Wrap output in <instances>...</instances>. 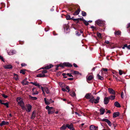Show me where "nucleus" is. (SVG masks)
Returning <instances> with one entry per match:
<instances>
[{"label":"nucleus","instance_id":"1","mask_svg":"<svg viewBox=\"0 0 130 130\" xmlns=\"http://www.w3.org/2000/svg\"><path fill=\"white\" fill-rule=\"evenodd\" d=\"M17 101L18 103V104L20 105L23 110L26 109V107L24 106V103L22 98L20 97H18L17 99Z\"/></svg>","mask_w":130,"mask_h":130},{"label":"nucleus","instance_id":"2","mask_svg":"<svg viewBox=\"0 0 130 130\" xmlns=\"http://www.w3.org/2000/svg\"><path fill=\"white\" fill-rule=\"evenodd\" d=\"M46 108L49 114H52L54 112V108L53 107H50L49 106H47L46 107Z\"/></svg>","mask_w":130,"mask_h":130},{"label":"nucleus","instance_id":"3","mask_svg":"<svg viewBox=\"0 0 130 130\" xmlns=\"http://www.w3.org/2000/svg\"><path fill=\"white\" fill-rule=\"evenodd\" d=\"M96 24L100 26H101L103 25L104 24V22L100 19L98 20L95 21Z\"/></svg>","mask_w":130,"mask_h":130},{"label":"nucleus","instance_id":"4","mask_svg":"<svg viewBox=\"0 0 130 130\" xmlns=\"http://www.w3.org/2000/svg\"><path fill=\"white\" fill-rule=\"evenodd\" d=\"M41 89L42 90L43 93L44 94V91L46 92V93L48 94L50 93L49 91L48 88L46 87L43 88L42 87H41Z\"/></svg>","mask_w":130,"mask_h":130},{"label":"nucleus","instance_id":"5","mask_svg":"<svg viewBox=\"0 0 130 130\" xmlns=\"http://www.w3.org/2000/svg\"><path fill=\"white\" fill-rule=\"evenodd\" d=\"M108 90L109 92V93L110 94L113 95H115V92L113 89L111 88H109Z\"/></svg>","mask_w":130,"mask_h":130},{"label":"nucleus","instance_id":"6","mask_svg":"<svg viewBox=\"0 0 130 130\" xmlns=\"http://www.w3.org/2000/svg\"><path fill=\"white\" fill-rule=\"evenodd\" d=\"M31 106L29 104H28L27 105L26 107L27 108H26V111L28 112H30L31 109Z\"/></svg>","mask_w":130,"mask_h":130},{"label":"nucleus","instance_id":"7","mask_svg":"<svg viewBox=\"0 0 130 130\" xmlns=\"http://www.w3.org/2000/svg\"><path fill=\"white\" fill-rule=\"evenodd\" d=\"M102 121L106 122L107 123L109 126H111L112 124L107 119H103L102 120Z\"/></svg>","mask_w":130,"mask_h":130},{"label":"nucleus","instance_id":"8","mask_svg":"<svg viewBox=\"0 0 130 130\" xmlns=\"http://www.w3.org/2000/svg\"><path fill=\"white\" fill-rule=\"evenodd\" d=\"M53 66L52 64H50V65L44 67L42 68L41 69H48L52 68Z\"/></svg>","mask_w":130,"mask_h":130},{"label":"nucleus","instance_id":"9","mask_svg":"<svg viewBox=\"0 0 130 130\" xmlns=\"http://www.w3.org/2000/svg\"><path fill=\"white\" fill-rule=\"evenodd\" d=\"M109 100L108 97H105L104 99V103L105 104H107L109 102Z\"/></svg>","mask_w":130,"mask_h":130},{"label":"nucleus","instance_id":"10","mask_svg":"<svg viewBox=\"0 0 130 130\" xmlns=\"http://www.w3.org/2000/svg\"><path fill=\"white\" fill-rule=\"evenodd\" d=\"M4 67L5 69H11L12 68V66L10 64L6 65L3 66Z\"/></svg>","mask_w":130,"mask_h":130},{"label":"nucleus","instance_id":"11","mask_svg":"<svg viewBox=\"0 0 130 130\" xmlns=\"http://www.w3.org/2000/svg\"><path fill=\"white\" fill-rule=\"evenodd\" d=\"M93 78V77L92 75H90L89 76H87L86 77L87 81L88 82V81H90L92 80Z\"/></svg>","mask_w":130,"mask_h":130},{"label":"nucleus","instance_id":"12","mask_svg":"<svg viewBox=\"0 0 130 130\" xmlns=\"http://www.w3.org/2000/svg\"><path fill=\"white\" fill-rule=\"evenodd\" d=\"M91 93H87L85 97L87 99H90L92 96Z\"/></svg>","mask_w":130,"mask_h":130},{"label":"nucleus","instance_id":"13","mask_svg":"<svg viewBox=\"0 0 130 130\" xmlns=\"http://www.w3.org/2000/svg\"><path fill=\"white\" fill-rule=\"evenodd\" d=\"M63 65L64 66L71 67L72 66V65L69 63L64 62L63 63Z\"/></svg>","mask_w":130,"mask_h":130},{"label":"nucleus","instance_id":"14","mask_svg":"<svg viewBox=\"0 0 130 130\" xmlns=\"http://www.w3.org/2000/svg\"><path fill=\"white\" fill-rule=\"evenodd\" d=\"M21 83L23 85H26L28 84L29 82L26 80V79H25L23 80Z\"/></svg>","mask_w":130,"mask_h":130},{"label":"nucleus","instance_id":"15","mask_svg":"<svg viewBox=\"0 0 130 130\" xmlns=\"http://www.w3.org/2000/svg\"><path fill=\"white\" fill-rule=\"evenodd\" d=\"M30 83L31 84H32L35 85L36 86H37L40 89H41V87H40V85H39V83H33L32 82H31Z\"/></svg>","mask_w":130,"mask_h":130},{"label":"nucleus","instance_id":"16","mask_svg":"<svg viewBox=\"0 0 130 130\" xmlns=\"http://www.w3.org/2000/svg\"><path fill=\"white\" fill-rule=\"evenodd\" d=\"M98 127H96L93 125H91L90 126V130H96Z\"/></svg>","mask_w":130,"mask_h":130},{"label":"nucleus","instance_id":"17","mask_svg":"<svg viewBox=\"0 0 130 130\" xmlns=\"http://www.w3.org/2000/svg\"><path fill=\"white\" fill-rule=\"evenodd\" d=\"M67 127H68L69 129H71V128L73 127V124L72 123H71L70 124H66Z\"/></svg>","mask_w":130,"mask_h":130},{"label":"nucleus","instance_id":"18","mask_svg":"<svg viewBox=\"0 0 130 130\" xmlns=\"http://www.w3.org/2000/svg\"><path fill=\"white\" fill-rule=\"evenodd\" d=\"M119 113L118 112H114L113 115V118H116L119 116Z\"/></svg>","mask_w":130,"mask_h":130},{"label":"nucleus","instance_id":"19","mask_svg":"<svg viewBox=\"0 0 130 130\" xmlns=\"http://www.w3.org/2000/svg\"><path fill=\"white\" fill-rule=\"evenodd\" d=\"M116 96L115 95H111L109 96L108 98H109V100L110 99L112 100H114Z\"/></svg>","mask_w":130,"mask_h":130},{"label":"nucleus","instance_id":"20","mask_svg":"<svg viewBox=\"0 0 130 130\" xmlns=\"http://www.w3.org/2000/svg\"><path fill=\"white\" fill-rule=\"evenodd\" d=\"M9 124V122H6L4 121H3L1 123V126L5 125H8Z\"/></svg>","mask_w":130,"mask_h":130},{"label":"nucleus","instance_id":"21","mask_svg":"<svg viewBox=\"0 0 130 130\" xmlns=\"http://www.w3.org/2000/svg\"><path fill=\"white\" fill-rule=\"evenodd\" d=\"M45 75L44 74H40L37 76V77H45Z\"/></svg>","mask_w":130,"mask_h":130},{"label":"nucleus","instance_id":"22","mask_svg":"<svg viewBox=\"0 0 130 130\" xmlns=\"http://www.w3.org/2000/svg\"><path fill=\"white\" fill-rule=\"evenodd\" d=\"M35 89L36 88H34L32 89V91L33 92V94H38V91L36 90L35 91Z\"/></svg>","mask_w":130,"mask_h":130},{"label":"nucleus","instance_id":"23","mask_svg":"<svg viewBox=\"0 0 130 130\" xmlns=\"http://www.w3.org/2000/svg\"><path fill=\"white\" fill-rule=\"evenodd\" d=\"M100 99V98L99 97L97 96L96 99H94V103L95 104H96V103H98L99 102Z\"/></svg>","mask_w":130,"mask_h":130},{"label":"nucleus","instance_id":"24","mask_svg":"<svg viewBox=\"0 0 130 130\" xmlns=\"http://www.w3.org/2000/svg\"><path fill=\"white\" fill-rule=\"evenodd\" d=\"M44 101L45 104L46 105H48L50 104V102L48 100H46V98H44Z\"/></svg>","mask_w":130,"mask_h":130},{"label":"nucleus","instance_id":"25","mask_svg":"<svg viewBox=\"0 0 130 130\" xmlns=\"http://www.w3.org/2000/svg\"><path fill=\"white\" fill-rule=\"evenodd\" d=\"M105 111V109L103 108H101L100 109V114L103 115L104 114Z\"/></svg>","mask_w":130,"mask_h":130},{"label":"nucleus","instance_id":"26","mask_svg":"<svg viewBox=\"0 0 130 130\" xmlns=\"http://www.w3.org/2000/svg\"><path fill=\"white\" fill-rule=\"evenodd\" d=\"M89 101L92 103H94V96L92 95Z\"/></svg>","mask_w":130,"mask_h":130},{"label":"nucleus","instance_id":"27","mask_svg":"<svg viewBox=\"0 0 130 130\" xmlns=\"http://www.w3.org/2000/svg\"><path fill=\"white\" fill-rule=\"evenodd\" d=\"M80 11V9L79 8L74 13L73 15H78L79 14Z\"/></svg>","mask_w":130,"mask_h":130},{"label":"nucleus","instance_id":"28","mask_svg":"<svg viewBox=\"0 0 130 130\" xmlns=\"http://www.w3.org/2000/svg\"><path fill=\"white\" fill-rule=\"evenodd\" d=\"M114 105L115 106L117 107H121L120 104L117 102H115L114 103Z\"/></svg>","mask_w":130,"mask_h":130},{"label":"nucleus","instance_id":"29","mask_svg":"<svg viewBox=\"0 0 130 130\" xmlns=\"http://www.w3.org/2000/svg\"><path fill=\"white\" fill-rule=\"evenodd\" d=\"M97 78L99 79L103 80L104 79L103 78L102 76L99 75V74H97Z\"/></svg>","mask_w":130,"mask_h":130},{"label":"nucleus","instance_id":"30","mask_svg":"<svg viewBox=\"0 0 130 130\" xmlns=\"http://www.w3.org/2000/svg\"><path fill=\"white\" fill-rule=\"evenodd\" d=\"M67 127L66 125H63L61 126L60 128V129L61 130H64L66 129Z\"/></svg>","mask_w":130,"mask_h":130},{"label":"nucleus","instance_id":"31","mask_svg":"<svg viewBox=\"0 0 130 130\" xmlns=\"http://www.w3.org/2000/svg\"><path fill=\"white\" fill-rule=\"evenodd\" d=\"M29 98L32 100H36L37 99V98L35 97L32 96L30 95H29Z\"/></svg>","mask_w":130,"mask_h":130},{"label":"nucleus","instance_id":"32","mask_svg":"<svg viewBox=\"0 0 130 130\" xmlns=\"http://www.w3.org/2000/svg\"><path fill=\"white\" fill-rule=\"evenodd\" d=\"M14 78L15 80H17L18 79V76L17 74H14Z\"/></svg>","mask_w":130,"mask_h":130},{"label":"nucleus","instance_id":"33","mask_svg":"<svg viewBox=\"0 0 130 130\" xmlns=\"http://www.w3.org/2000/svg\"><path fill=\"white\" fill-rule=\"evenodd\" d=\"M121 33V31L119 30L118 31H115L114 32V34L115 35H120Z\"/></svg>","mask_w":130,"mask_h":130},{"label":"nucleus","instance_id":"34","mask_svg":"<svg viewBox=\"0 0 130 130\" xmlns=\"http://www.w3.org/2000/svg\"><path fill=\"white\" fill-rule=\"evenodd\" d=\"M119 74H120V75H121L123 74H125V73H124V72H123L122 70H119Z\"/></svg>","mask_w":130,"mask_h":130},{"label":"nucleus","instance_id":"35","mask_svg":"<svg viewBox=\"0 0 130 130\" xmlns=\"http://www.w3.org/2000/svg\"><path fill=\"white\" fill-rule=\"evenodd\" d=\"M2 104H3L6 106V107L7 108H8L9 107V105H8V103H2Z\"/></svg>","mask_w":130,"mask_h":130},{"label":"nucleus","instance_id":"36","mask_svg":"<svg viewBox=\"0 0 130 130\" xmlns=\"http://www.w3.org/2000/svg\"><path fill=\"white\" fill-rule=\"evenodd\" d=\"M66 19L67 20H70L72 19L70 18V15H67L66 16Z\"/></svg>","mask_w":130,"mask_h":130},{"label":"nucleus","instance_id":"37","mask_svg":"<svg viewBox=\"0 0 130 130\" xmlns=\"http://www.w3.org/2000/svg\"><path fill=\"white\" fill-rule=\"evenodd\" d=\"M64 65H63V64H59L57 65V68H58L59 67H60L61 68H63L64 66Z\"/></svg>","mask_w":130,"mask_h":130},{"label":"nucleus","instance_id":"38","mask_svg":"<svg viewBox=\"0 0 130 130\" xmlns=\"http://www.w3.org/2000/svg\"><path fill=\"white\" fill-rule=\"evenodd\" d=\"M74 73L75 74H79L80 75H82V74L79 73V72L78 71H74Z\"/></svg>","mask_w":130,"mask_h":130},{"label":"nucleus","instance_id":"39","mask_svg":"<svg viewBox=\"0 0 130 130\" xmlns=\"http://www.w3.org/2000/svg\"><path fill=\"white\" fill-rule=\"evenodd\" d=\"M14 52V51H10L9 52H8V54L9 55H13L12 52Z\"/></svg>","mask_w":130,"mask_h":130},{"label":"nucleus","instance_id":"40","mask_svg":"<svg viewBox=\"0 0 130 130\" xmlns=\"http://www.w3.org/2000/svg\"><path fill=\"white\" fill-rule=\"evenodd\" d=\"M82 15L84 17L86 15V13L84 11H82Z\"/></svg>","mask_w":130,"mask_h":130},{"label":"nucleus","instance_id":"41","mask_svg":"<svg viewBox=\"0 0 130 130\" xmlns=\"http://www.w3.org/2000/svg\"><path fill=\"white\" fill-rule=\"evenodd\" d=\"M25 70H22L20 71V73H22L23 74H24L25 73Z\"/></svg>","mask_w":130,"mask_h":130},{"label":"nucleus","instance_id":"42","mask_svg":"<svg viewBox=\"0 0 130 130\" xmlns=\"http://www.w3.org/2000/svg\"><path fill=\"white\" fill-rule=\"evenodd\" d=\"M70 95L72 96H75V92H71Z\"/></svg>","mask_w":130,"mask_h":130},{"label":"nucleus","instance_id":"43","mask_svg":"<svg viewBox=\"0 0 130 130\" xmlns=\"http://www.w3.org/2000/svg\"><path fill=\"white\" fill-rule=\"evenodd\" d=\"M97 35L99 38H101V33L98 32L97 34Z\"/></svg>","mask_w":130,"mask_h":130},{"label":"nucleus","instance_id":"44","mask_svg":"<svg viewBox=\"0 0 130 130\" xmlns=\"http://www.w3.org/2000/svg\"><path fill=\"white\" fill-rule=\"evenodd\" d=\"M35 117V115L34 112H33L32 116L31 118L32 119H34Z\"/></svg>","mask_w":130,"mask_h":130},{"label":"nucleus","instance_id":"45","mask_svg":"<svg viewBox=\"0 0 130 130\" xmlns=\"http://www.w3.org/2000/svg\"><path fill=\"white\" fill-rule=\"evenodd\" d=\"M66 88L68 90V92H69L70 91V88L68 86H67Z\"/></svg>","mask_w":130,"mask_h":130},{"label":"nucleus","instance_id":"46","mask_svg":"<svg viewBox=\"0 0 130 130\" xmlns=\"http://www.w3.org/2000/svg\"><path fill=\"white\" fill-rule=\"evenodd\" d=\"M2 95L4 98L5 99L7 98L8 97L7 95H5L4 94H2Z\"/></svg>","mask_w":130,"mask_h":130},{"label":"nucleus","instance_id":"47","mask_svg":"<svg viewBox=\"0 0 130 130\" xmlns=\"http://www.w3.org/2000/svg\"><path fill=\"white\" fill-rule=\"evenodd\" d=\"M84 23L86 25H88L89 24V23L88 22L86 21H84Z\"/></svg>","mask_w":130,"mask_h":130},{"label":"nucleus","instance_id":"48","mask_svg":"<svg viewBox=\"0 0 130 130\" xmlns=\"http://www.w3.org/2000/svg\"><path fill=\"white\" fill-rule=\"evenodd\" d=\"M47 71L46 70H43L42 71V74H44L45 73H47Z\"/></svg>","mask_w":130,"mask_h":130},{"label":"nucleus","instance_id":"49","mask_svg":"<svg viewBox=\"0 0 130 130\" xmlns=\"http://www.w3.org/2000/svg\"><path fill=\"white\" fill-rule=\"evenodd\" d=\"M103 70L104 71H108V69L107 68H103L102 69V70Z\"/></svg>","mask_w":130,"mask_h":130},{"label":"nucleus","instance_id":"50","mask_svg":"<svg viewBox=\"0 0 130 130\" xmlns=\"http://www.w3.org/2000/svg\"><path fill=\"white\" fill-rule=\"evenodd\" d=\"M67 74V75L69 76V77H73V76L71 75V73H68Z\"/></svg>","mask_w":130,"mask_h":130},{"label":"nucleus","instance_id":"51","mask_svg":"<svg viewBox=\"0 0 130 130\" xmlns=\"http://www.w3.org/2000/svg\"><path fill=\"white\" fill-rule=\"evenodd\" d=\"M73 20L75 21H77L78 22L79 21V18L76 19H73Z\"/></svg>","mask_w":130,"mask_h":130},{"label":"nucleus","instance_id":"52","mask_svg":"<svg viewBox=\"0 0 130 130\" xmlns=\"http://www.w3.org/2000/svg\"><path fill=\"white\" fill-rule=\"evenodd\" d=\"M67 75V74L66 73H63L62 74V75L64 76V78H67V77L66 76V75Z\"/></svg>","mask_w":130,"mask_h":130},{"label":"nucleus","instance_id":"53","mask_svg":"<svg viewBox=\"0 0 130 130\" xmlns=\"http://www.w3.org/2000/svg\"><path fill=\"white\" fill-rule=\"evenodd\" d=\"M76 35L78 36H79L80 35V34L79 33V32L78 31H76Z\"/></svg>","mask_w":130,"mask_h":130},{"label":"nucleus","instance_id":"54","mask_svg":"<svg viewBox=\"0 0 130 130\" xmlns=\"http://www.w3.org/2000/svg\"><path fill=\"white\" fill-rule=\"evenodd\" d=\"M0 59H1L2 61H3V62H4V60L3 57L2 56H1L0 55Z\"/></svg>","mask_w":130,"mask_h":130},{"label":"nucleus","instance_id":"55","mask_svg":"<svg viewBox=\"0 0 130 130\" xmlns=\"http://www.w3.org/2000/svg\"><path fill=\"white\" fill-rule=\"evenodd\" d=\"M75 113L76 115H77L78 116H81V115L80 114L77 113V112H75Z\"/></svg>","mask_w":130,"mask_h":130},{"label":"nucleus","instance_id":"56","mask_svg":"<svg viewBox=\"0 0 130 130\" xmlns=\"http://www.w3.org/2000/svg\"><path fill=\"white\" fill-rule=\"evenodd\" d=\"M74 66L75 67H78L77 66L75 63H74L73 64Z\"/></svg>","mask_w":130,"mask_h":130},{"label":"nucleus","instance_id":"57","mask_svg":"<svg viewBox=\"0 0 130 130\" xmlns=\"http://www.w3.org/2000/svg\"><path fill=\"white\" fill-rule=\"evenodd\" d=\"M22 67H24L26 66V64L24 63H22L21 64Z\"/></svg>","mask_w":130,"mask_h":130},{"label":"nucleus","instance_id":"58","mask_svg":"<svg viewBox=\"0 0 130 130\" xmlns=\"http://www.w3.org/2000/svg\"><path fill=\"white\" fill-rule=\"evenodd\" d=\"M68 79L69 80H73V78H68Z\"/></svg>","mask_w":130,"mask_h":130},{"label":"nucleus","instance_id":"59","mask_svg":"<svg viewBox=\"0 0 130 130\" xmlns=\"http://www.w3.org/2000/svg\"><path fill=\"white\" fill-rule=\"evenodd\" d=\"M62 91H66L67 90L64 88H62Z\"/></svg>","mask_w":130,"mask_h":130},{"label":"nucleus","instance_id":"60","mask_svg":"<svg viewBox=\"0 0 130 130\" xmlns=\"http://www.w3.org/2000/svg\"><path fill=\"white\" fill-rule=\"evenodd\" d=\"M129 27H130V23H129L127 24V28H128Z\"/></svg>","mask_w":130,"mask_h":130},{"label":"nucleus","instance_id":"61","mask_svg":"<svg viewBox=\"0 0 130 130\" xmlns=\"http://www.w3.org/2000/svg\"><path fill=\"white\" fill-rule=\"evenodd\" d=\"M123 92H122L121 93V97L122 98H123Z\"/></svg>","mask_w":130,"mask_h":130},{"label":"nucleus","instance_id":"62","mask_svg":"<svg viewBox=\"0 0 130 130\" xmlns=\"http://www.w3.org/2000/svg\"><path fill=\"white\" fill-rule=\"evenodd\" d=\"M105 42L107 44H108L109 43V41L107 40L105 41Z\"/></svg>","mask_w":130,"mask_h":130},{"label":"nucleus","instance_id":"63","mask_svg":"<svg viewBox=\"0 0 130 130\" xmlns=\"http://www.w3.org/2000/svg\"><path fill=\"white\" fill-rule=\"evenodd\" d=\"M115 79H116V80L117 81H119V80L118 79V78H117V77H116V78H115Z\"/></svg>","mask_w":130,"mask_h":130},{"label":"nucleus","instance_id":"64","mask_svg":"<svg viewBox=\"0 0 130 130\" xmlns=\"http://www.w3.org/2000/svg\"><path fill=\"white\" fill-rule=\"evenodd\" d=\"M71 129H70V130H75L74 128L73 127H72V128H71Z\"/></svg>","mask_w":130,"mask_h":130}]
</instances>
